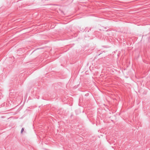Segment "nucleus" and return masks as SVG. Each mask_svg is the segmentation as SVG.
Here are the masks:
<instances>
[{"label": "nucleus", "instance_id": "nucleus-1", "mask_svg": "<svg viewBox=\"0 0 150 150\" xmlns=\"http://www.w3.org/2000/svg\"><path fill=\"white\" fill-rule=\"evenodd\" d=\"M24 130V128H22L21 130V133H22L23 132Z\"/></svg>", "mask_w": 150, "mask_h": 150}, {"label": "nucleus", "instance_id": "nucleus-2", "mask_svg": "<svg viewBox=\"0 0 150 150\" xmlns=\"http://www.w3.org/2000/svg\"><path fill=\"white\" fill-rule=\"evenodd\" d=\"M89 93H87L85 94V96H87L89 95Z\"/></svg>", "mask_w": 150, "mask_h": 150}]
</instances>
